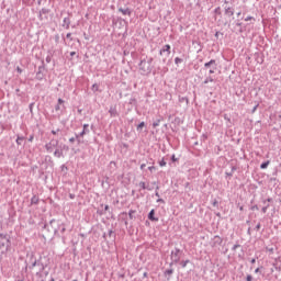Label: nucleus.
Here are the masks:
<instances>
[{"mask_svg":"<svg viewBox=\"0 0 281 281\" xmlns=\"http://www.w3.org/2000/svg\"><path fill=\"white\" fill-rule=\"evenodd\" d=\"M29 269L30 270H35L36 269V274H42L45 270L44 263H42L41 259H36L35 255H31L30 261H29Z\"/></svg>","mask_w":281,"mask_h":281,"instance_id":"f257e3e1","label":"nucleus"},{"mask_svg":"<svg viewBox=\"0 0 281 281\" xmlns=\"http://www.w3.org/2000/svg\"><path fill=\"white\" fill-rule=\"evenodd\" d=\"M153 56H146L145 58H143L139 63V69L142 74H150L153 71Z\"/></svg>","mask_w":281,"mask_h":281,"instance_id":"f03ea898","label":"nucleus"},{"mask_svg":"<svg viewBox=\"0 0 281 281\" xmlns=\"http://www.w3.org/2000/svg\"><path fill=\"white\" fill-rule=\"evenodd\" d=\"M11 245H12V241H11L9 235H3V233H1L0 234V249H2V251H9Z\"/></svg>","mask_w":281,"mask_h":281,"instance_id":"7ed1b4c3","label":"nucleus"},{"mask_svg":"<svg viewBox=\"0 0 281 281\" xmlns=\"http://www.w3.org/2000/svg\"><path fill=\"white\" fill-rule=\"evenodd\" d=\"M204 69H209V74H215L217 69V63L215 58H211V60L204 63Z\"/></svg>","mask_w":281,"mask_h":281,"instance_id":"20e7f679","label":"nucleus"},{"mask_svg":"<svg viewBox=\"0 0 281 281\" xmlns=\"http://www.w3.org/2000/svg\"><path fill=\"white\" fill-rule=\"evenodd\" d=\"M223 8H224V14L226 16H234L235 8H234V5H229V1L228 0H224Z\"/></svg>","mask_w":281,"mask_h":281,"instance_id":"39448f33","label":"nucleus"},{"mask_svg":"<svg viewBox=\"0 0 281 281\" xmlns=\"http://www.w3.org/2000/svg\"><path fill=\"white\" fill-rule=\"evenodd\" d=\"M170 259H171L170 266H172V263H179L181 259L180 248H175V250H171Z\"/></svg>","mask_w":281,"mask_h":281,"instance_id":"423d86ee","label":"nucleus"},{"mask_svg":"<svg viewBox=\"0 0 281 281\" xmlns=\"http://www.w3.org/2000/svg\"><path fill=\"white\" fill-rule=\"evenodd\" d=\"M49 224L54 228L55 234H57L58 229H60L61 234L66 232L65 224H60V222H56V220H50Z\"/></svg>","mask_w":281,"mask_h":281,"instance_id":"0eeeda50","label":"nucleus"},{"mask_svg":"<svg viewBox=\"0 0 281 281\" xmlns=\"http://www.w3.org/2000/svg\"><path fill=\"white\" fill-rule=\"evenodd\" d=\"M88 133H90L89 124H83V130L80 133H76V139L78 144H81V137H83V135H87Z\"/></svg>","mask_w":281,"mask_h":281,"instance_id":"6e6552de","label":"nucleus"},{"mask_svg":"<svg viewBox=\"0 0 281 281\" xmlns=\"http://www.w3.org/2000/svg\"><path fill=\"white\" fill-rule=\"evenodd\" d=\"M58 144H59L58 139H50L49 142H47L45 144V148L47 153H53L54 148H56Z\"/></svg>","mask_w":281,"mask_h":281,"instance_id":"1a4fd4ad","label":"nucleus"},{"mask_svg":"<svg viewBox=\"0 0 281 281\" xmlns=\"http://www.w3.org/2000/svg\"><path fill=\"white\" fill-rule=\"evenodd\" d=\"M166 53L167 56H170L171 54V45L166 44L160 48V56H162Z\"/></svg>","mask_w":281,"mask_h":281,"instance_id":"9d476101","label":"nucleus"},{"mask_svg":"<svg viewBox=\"0 0 281 281\" xmlns=\"http://www.w3.org/2000/svg\"><path fill=\"white\" fill-rule=\"evenodd\" d=\"M222 243H223L222 237H220V235H215V237H213L212 246L213 247H217V245H222Z\"/></svg>","mask_w":281,"mask_h":281,"instance_id":"9b49d317","label":"nucleus"},{"mask_svg":"<svg viewBox=\"0 0 281 281\" xmlns=\"http://www.w3.org/2000/svg\"><path fill=\"white\" fill-rule=\"evenodd\" d=\"M119 12H121L124 15H128V16H131V14H132L131 8H119Z\"/></svg>","mask_w":281,"mask_h":281,"instance_id":"f8f14e48","label":"nucleus"},{"mask_svg":"<svg viewBox=\"0 0 281 281\" xmlns=\"http://www.w3.org/2000/svg\"><path fill=\"white\" fill-rule=\"evenodd\" d=\"M70 23H71V21H70L69 16H65L63 26L66 27V30H69Z\"/></svg>","mask_w":281,"mask_h":281,"instance_id":"ddd939ff","label":"nucleus"},{"mask_svg":"<svg viewBox=\"0 0 281 281\" xmlns=\"http://www.w3.org/2000/svg\"><path fill=\"white\" fill-rule=\"evenodd\" d=\"M54 156L55 157H64V148H56L54 150Z\"/></svg>","mask_w":281,"mask_h":281,"instance_id":"4468645a","label":"nucleus"},{"mask_svg":"<svg viewBox=\"0 0 281 281\" xmlns=\"http://www.w3.org/2000/svg\"><path fill=\"white\" fill-rule=\"evenodd\" d=\"M109 113L112 117H115L117 115V109L116 106H110Z\"/></svg>","mask_w":281,"mask_h":281,"instance_id":"2eb2a0df","label":"nucleus"},{"mask_svg":"<svg viewBox=\"0 0 281 281\" xmlns=\"http://www.w3.org/2000/svg\"><path fill=\"white\" fill-rule=\"evenodd\" d=\"M149 221H159L158 217H155V209H151L148 214Z\"/></svg>","mask_w":281,"mask_h":281,"instance_id":"dca6fc26","label":"nucleus"},{"mask_svg":"<svg viewBox=\"0 0 281 281\" xmlns=\"http://www.w3.org/2000/svg\"><path fill=\"white\" fill-rule=\"evenodd\" d=\"M139 186L140 188H143V190H153V188L150 186H146V181H139Z\"/></svg>","mask_w":281,"mask_h":281,"instance_id":"f3484780","label":"nucleus"},{"mask_svg":"<svg viewBox=\"0 0 281 281\" xmlns=\"http://www.w3.org/2000/svg\"><path fill=\"white\" fill-rule=\"evenodd\" d=\"M40 201V196H37V194H33L32 199H31V204H36Z\"/></svg>","mask_w":281,"mask_h":281,"instance_id":"a211bd4d","label":"nucleus"},{"mask_svg":"<svg viewBox=\"0 0 281 281\" xmlns=\"http://www.w3.org/2000/svg\"><path fill=\"white\" fill-rule=\"evenodd\" d=\"M187 102L189 104V98L187 95H179V102Z\"/></svg>","mask_w":281,"mask_h":281,"instance_id":"6ab92c4d","label":"nucleus"},{"mask_svg":"<svg viewBox=\"0 0 281 281\" xmlns=\"http://www.w3.org/2000/svg\"><path fill=\"white\" fill-rule=\"evenodd\" d=\"M207 82H214L213 76H206V78L204 79V85H207Z\"/></svg>","mask_w":281,"mask_h":281,"instance_id":"aec40b11","label":"nucleus"},{"mask_svg":"<svg viewBox=\"0 0 281 281\" xmlns=\"http://www.w3.org/2000/svg\"><path fill=\"white\" fill-rule=\"evenodd\" d=\"M24 139H25V137L23 135H18L16 144L21 145Z\"/></svg>","mask_w":281,"mask_h":281,"instance_id":"412c9836","label":"nucleus"},{"mask_svg":"<svg viewBox=\"0 0 281 281\" xmlns=\"http://www.w3.org/2000/svg\"><path fill=\"white\" fill-rule=\"evenodd\" d=\"M270 164V159H267V161H262V164H260V168H268Z\"/></svg>","mask_w":281,"mask_h":281,"instance_id":"4be33fe9","label":"nucleus"},{"mask_svg":"<svg viewBox=\"0 0 281 281\" xmlns=\"http://www.w3.org/2000/svg\"><path fill=\"white\" fill-rule=\"evenodd\" d=\"M48 10L46 8H42V10H40V19H42L43 14H47Z\"/></svg>","mask_w":281,"mask_h":281,"instance_id":"5701e85b","label":"nucleus"},{"mask_svg":"<svg viewBox=\"0 0 281 281\" xmlns=\"http://www.w3.org/2000/svg\"><path fill=\"white\" fill-rule=\"evenodd\" d=\"M180 63H183V58H180L179 56H176L175 64L180 65Z\"/></svg>","mask_w":281,"mask_h":281,"instance_id":"b1692460","label":"nucleus"},{"mask_svg":"<svg viewBox=\"0 0 281 281\" xmlns=\"http://www.w3.org/2000/svg\"><path fill=\"white\" fill-rule=\"evenodd\" d=\"M188 263H190L189 259H187L186 261H181L180 266L181 268H187Z\"/></svg>","mask_w":281,"mask_h":281,"instance_id":"393cba45","label":"nucleus"},{"mask_svg":"<svg viewBox=\"0 0 281 281\" xmlns=\"http://www.w3.org/2000/svg\"><path fill=\"white\" fill-rule=\"evenodd\" d=\"M158 164H159L160 166H167V161H166L165 157H162V158L158 161Z\"/></svg>","mask_w":281,"mask_h":281,"instance_id":"a878e982","label":"nucleus"},{"mask_svg":"<svg viewBox=\"0 0 281 281\" xmlns=\"http://www.w3.org/2000/svg\"><path fill=\"white\" fill-rule=\"evenodd\" d=\"M144 126H145V122H140V123L137 125V131H140Z\"/></svg>","mask_w":281,"mask_h":281,"instance_id":"bb28decb","label":"nucleus"},{"mask_svg":"<svg viewBox=\"0 0 281 281\" xmlns=\"http://www.w3.org/2000/svg\"><path fill=\"white\" fill-rule=\"evenodd\" d=\"M92 89L93 91H99V85L94 82V85H92Z\"/></svg>","mask_w":281,"mask_h":281,"instance_id":"cd10ccee","label":"nucleus"},{"mask_svg":"<svg viewBox=\"0 0 281 281\" xmlns=\"http://www.w3.org/2000/svg\"><path fill=\"white\" fill-rule=\"evenodd\" d=\"M173 272L175 271L172 269H169V270H166L165 274L171 276V274H173Z\"/></svg>","mask_w":281,"mask_h":281,"instance_id":"c85d7f7f","label":"nucleus"},{"mask_svg":"<svg viewBox=\"0 0 281 281\" xmlns=\"http://www.w3.org/2000/svg\"><path fill=\"white\" fill-rule=\"evenodd\" d=\"M214 12H215L216 14H222V12H221V7L218 5L217 8H215Z\"/></svg>","mask_w":281,"mask_h":281,"instance_id":"c756f323","label":"nucleus"},{"mask_svg":"<svg viewBox=\"0 0 281 281\" xmlns=\"http://www.w3.org/2000/svg\"><path fill=\"white\" fill-rule=\"evenodd\" d=\"M252 19H254V21H256V19L254 16L248 15V16L245 18V21H251Z\"/></svg>","mask_w":281,"mask_h":281,"instance_id":"7c9ffc66","label":"nucleus"},{"mask_svg":"<svg viewBox=\"0 0 281 281\" xmlns=\"http://www.w3.org/2000/svg\"><path fill=\"white\" fill-rule=\"evenodd\" d=\"M46 63H52V56H50V54H48V55L46 56Z\"/></svg>","mask_w":281,"mask_h":281,"instance_id":"2f4dec72","label":"nucleus"},{"mask_svg":"<svg viewBox=\"0 0 281 281\" xmlns=\"http://www.w3.org/2000/svg\"><path fill=\"white\" fill-rule=\"evenodd\" d=\"M160 124V120H156V122L153 123V126L156 127V126H159Z\"/></svg>","mask_w":281,"mask_h":281,"instance_id":"473e14b6","label":"nucleus"},{"mask_svg":"<svg viewBox=\"0 0 281 281\" xmlns=\"http://www.w3.org/2000/svg\"><path fill=\"white\" fill-rule=\"evenodd\" d=\"M252 280H254V278L251 277V274H247L246 281H252Z\"/></svg>","mask_w":281,"mask_h":281,"instance_id":"72a5a7b5","label":"nucleus"},{"mask_svg":"<svg viewBox=\"0 0 281 281\" xmlns=\"http://www.w3.org/2000/svg\"><path fill=\"white\" fill-rule=\"evenodd\" d=\"M268 207H269V203H267V206H263V209H261V211L263 212V214H266Z\"/></svg>","mask_w":281,"mask_h":281,"instance_id":"f704fd0d","label":"nucleus"},{"mask_svg":"<svg viewBox=\"0 0 281 281\" xmlns=\"http://www.w3.org/2000/svg\"><path fill=\"white\" fill-rule=\"evenodd\" d=\"M155 194H156V196H158V198L160 196V194H159V186H157Z\"/></svg>","mask_w":281,"mask_h":281,"instance_id":"c9c22d12","label":"nucleus"},{"mask_svg":"<svg viewBox=\"0 0 281 281\" xmlns=\"http://www.w3.org/2000/svg\"><path fill=\"white\" fill-rule=\"evenodd\" d=\"M237 247H240V244H235V246H233V250L236 251Z\"/></svg>","mask_w":281,"mask_h":281,"instance_id":"e433bc0d","label":"nucleus"},{"mask_svg":"<svg viewBox=\"0 0 281 281\" xmlns=\"http://www.w3.org/2000/svg\"><path fill=\"white\" fill-rule=\"evenodd\" d=\"M65 100H63V98H58V103H59V106L60 104H64Z\"/></svg>","mask_w":281,"mask_h":281,"instance_id":"4c0bfd02","label":"nucleus"},{"mask_svg":"<svg viewBox=\"0 0 281 281\" xmlns=\"http://www.w3.org/2000/svg\"><path fill=\"white\" fill-rule=\"evenodd\" d=\"M148 169L153 172V170H156V166H148Z\"/></svg>","mask_w":281,"mask_h":281,"instance_id":"58836bf2","label":"nucleus"},{"mask_svg":"<svg viewBox=\"0 0 281 281\" xmlns=\"http://www.w3.org/2000/svg\"><path fill=\"white\" fill-rule=\"evenodd\" d=\"M55 109H56V111H59V110H60L59 101H58V103L55 105Z\"/></svg>","mask_w":281,"mask_h":281,"instance_id":"ea45409f","label":"nucleus"},{"mask_svg":"<svg viewBox=\"0 0 281 281\" xmlns=\"http://www.w3.org/2000/svg\"><path fill=\"white\" fill-rule=\"evenodd\" d=\"M158 202L165 203V199H161V196L159 195L157 199Z\"/></svg>","mask_w":281,"mask_h":281,"instance_id":"a19ab883","label":"nucleus"},{"mask_svg":"<svg viewBox=\"0 0 281 281\" xmlns=\"http://www.w3.org/2000/svg\"><path fill=\"white\" fill-rule=\"evenodd\" d=\"M267 249V251H269L270 254H273V251H274V248H266Z\"/></svg>","mask_w":281,"mask_h":281,"instance_id":"79ce46f5","label":"nucleus"},{"mask_svg":"<svg viewBox=\"0 0 281 281\" xmlns=\"http://www.w3.org/2000/svg\"><path fill=\"white\" fill-rule=\"evenodd\" d=\"M171 160L172 161H177V157H176V155L173 154V155H171Z\"/></svg>","mask_w":281,"mask_h":281,"instance_id":"37998d69","label":"nucleus"},{"mask_svg":"<svg viewBox=\"0 0 281 281\" xmlns=\"http://www.w3.org/2000/svg\"><path fill=\"white\" fill-rule=\"evenodd\" d=\"M59 131H60L59 128H57L56 131L53 130L52 133H53V135H56Z\"/></svg>","mask_w":281,"mask_h":281,"instance_id":"c03bdc74","label":"nucleus"},{"mask_svg":"<svg viewBox=\"0 0 281 281\" xmlns=\"http://www.w3.org/2000/svg\"><path fill=\"white\" fill-rule=\"evenodd\" d=\"M224 119L231 122V117H228L227 113H225Z\"/></svg>","mask_w":281,"mask_h":281,"instance_id":"a18cd8bd","label":"nucleus"},{"mask_svg":"<svg viewBox=\"0 0 281 281\" xmlns=\"http://www.w3.org/2000/svg\"><path fill=\"white\" fill-rule=\"evenodd\" d=\"M33 139H34V135H30L29 136V142H33Z\"/></svg>","mask_w":281,"mask_h":281,"instance_id":"49530a36","label":"nucleus"},{"mask_svg":"<svg viewBox=\"0 0 281 281\" xmlns=\"http://www.w3.org/2000/svg\"><path fill=\"white\" fill-rule=\"evenodd\" d=\"M69 142L71 143L76 142V137H69Z\"/></svg>","mask_w":281,"mask_h":281,"instance_id":"de8ad7c7","label":"nucleus"},{"mask_svg":"<svg viewBox=\"0 0 281 281\" xmlns=\"http://www.w3.org/2000/svg\"><path fill=\"white\" fill-rule=\"evenodd\" d=\"M146 168V164H140V169L144 170Z\"/></svg>","mask_w":281,"mask_h":281,"instance_id":"09e8293b","label":"nucleus"},{"mask_svg":"<svg viewBox=\"0 0 281 281\" xmlns=\"http://www.w3.org/2000/svg\"><path fill=\"white\" fill-rule=\"evenodd\" d=\"M67 38H71V32L67 33Z\"/></svg>","mask_w":281,"mask_h":281,"instance_id":"8fccbe9b","label":"nucleus"},{"mask_svg":"<svg viewBox=\"0 0 281 281\" xmlns=\"http://www.w3.org/2000/svg\"><path fill=\"white\" fill-rule=\"evenodd\" d=\"M77 52H70V56H76Z\"/></svg>","mask_w":281,"mask_h":281,"instance_id":"3c124183","label":"nucleus"},{"mask_svg":"<svg viewBox=\"0 0 281 281\" xmlns=\"http://www.w3.org/2000/svg\"><path fill=\"white\" fill-rule=\"evenodd\" d=\"M258 272H260V268H257V269L255 270V273H256V274H258Z\"/></svg>","mask_w":281,"mask_h":281,"instance_id":"603ef678","label":"nucleus"},{"mask_svg":"<svg viewBox=\"0 0 281 281\" xmlns=\"http://www.w3.org/2000/svg\"><path fill=\"white\" fill-rule=\"evenodd\" d=\"M261 224H257L256 229H260Z\"/></svg>","mask_w":281,"mask_h":281,"instance_id":"864d4df0","label":"nucleus"},{"mask_svg":"<svg viewBox=\"0 0 281 281\" xmlns=\"http://www.w3.org/2000/svg\"><path fill=\"white\" fill-rule=\"evenodd\" d=\"M250 263H252V265L256 263V259H251Z\"/></svg>","mask_w":281,"mask_h":281,"instance_id":"5fc2aeb1","label":"nucleus"},{"mask_svg":"<svg viewBox=\"0 0 281 281\" xmlns=\"http://www.w3.org/2000/svg\"><path fill=\"white\" fill-rule=\"evenodd\" d=\"M109 207H110L109 204H105L104 210H109Z\"/></svg>","mask_w":281,"mask_h":281,"instance_id":"6e6d98bb","label":"nucleus"},{"mask_svg":"<svg viewBox=\"0 0 281 281\" xmlns=\"http://www.w3.org/2000/svg\"><path fill=\"white\" fill-rule=\"evenodd\" d=\"M267 201H269V202L272 201L271 196H268Z\"/></svg>","mask_w":281,"mask_h":281,"instance_id":"4d7b16f0","label":"nucleus"},{"mask_svg":"<svg viewBox=\"0 0 281 281\" xmlns=\"http://www.w3.org/2000/svg\"><path fill=\"white\" fill-rule=\"evenodd\" d=\"M133 212H134V211H130V216H132Z\"/></svg>","mask_w":281,"mask_h":281,"instance_id":"13d9d810","label":"nucleus"},{"mask_svg":"<svg viewBox=\"0 0 281 281\" xmlns=\"http://www.w3.org/2000/svg\"><path fill=\"white\" fill-rule=\"evenodd\" d=\"M241 12H237V16H240Z\"/></svg>","mask_w":281,"mask_h":281,"instance_id":"bf43d9fd","label":"nucleus"},{"mask_svg":"<svg viewBox=\"0 0 281 281\" xmlns=\"http://www.w3.org/2000/svg\"><path fill=\"white\" fill-rule=\"evenodd\" d=\"M75 194H70V198L74 199Z\"/></svg>","mask_w":281,"mask_h":281,"instance_id":"052dcab7","label":"nucleus"},{"mask_svg":"<svg viewBox=\"0 0 281 281\" xmlns=\"http://www.w3.org/2000/svg\"><path fill=\"white\" fill-rule=\"evenodd\" d=\"M237 25H243V23L238 22Z\"/></svg>","mask_w":281,"mask_h":281,"instance_id":"680f3d73","label":"nucleus"},{"mask_svg":"<svg viewBox=\"0 0 281 281\" xmlns=\"http://www.w3.org/2000/svg\"><path fill=\"white\" fill-rule=\"evenodd\" d=\"M257 106H258V104L254 108V111H256Z\"/></svg>","mask_w":281,"mask_h":281,"instance_id":"e2e57ef3","label":"nucleus"},{"mask_svg":"<svg viewBox=\"0 0 281 281\" xmlns=\"http://www.w3.org/2000/svg\"><path fill=\"white\" fill-rule=\"evenodd\" d=\"M144 277H147V272L144 273Z\"/></svg>","mask_w":281,"mask_h":281,"instance_id":"0e129e2a","label":"nucleus"},{"mask_svg":"<svg viewBox=\"0 0 281 281\" xmlns=\"http://www.w3.org/2000/svg\"><path fill=\"white\" fill-rule=\"evenodd\" d=\"M18 71H21V68H20V67H18Z\"/></svg>","mask_w":281,"mask_h":281,"instance_id":"69168bd1","label":"nucleus"},{"mask_svg":"<svg viewBox=\"0 0 281 281\" xmlns=\"http://www.w3.org/2000/svg\"><path fill=\"white\" fill-rule=\"evenodd\" d=\"M215 36H218V32H216Z\"/></svg>","mask_w":281,"mask_h":281,"instance_id":"338daca9","label":"nucleus"},{"mask_svg":"<svg viewBox=\"0 0 281 281\" xmlns=\"http://www.w3.org/2000/svg\"><path fill=\"white\" fill-rule=\"evenodd\" d=\"M74 281H78L77 279H75Z\"/></svg>","mask_w":281,"mask_h":281,"instance_id":"774afa93","label":"nucleus"}]
</instances>
